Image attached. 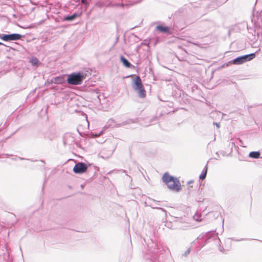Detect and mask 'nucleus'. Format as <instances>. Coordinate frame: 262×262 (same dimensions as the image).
Listing matches in <instances>:
<instances>
[{"mask_svg":"<svg viewBox=\"0 0 262 262\" xmlns=\"http://www.w3.org/2000/svg\"><path fill=\"white\" fill-rule=\"evenodd\" d=\"M83 80L85 79L86 77L88 78V80L85 81V84H83V92H90L89 96H86L85 95L83 94V97L85 96L87 98L88 101H91L93 99H95V98H98V96L97 95V92L95 91V90L93 88L95 84L94 83L95 81H93L91 78H89V75H91V72L88 71H86V73H83ZM84 98L83 97V99Z\"/></svg>","mask_w":262,"mask_h":262,"instance_id":"nucleus-1","label":"nucleus"},{"mask_svg":"<svg viewBox=\"0 0 262 262\" xmlns=\"http://www.w3.org/2000/svg\"><path fill=\"white\" fill-rule=\"evenodd\" d=\"M162 180L170 190L176 192H180L181 190L182 187L178 178L170 175L168 172H166L164 173Z\"/></svg>","mask_w":262,"mask_h":262,"instance_id":"nucleus-2","label":"nucleus"},{"mask_svg":"<svg viewBox=\"0 0 262 262\" xmlns=\"http://www.w3.org/2000/svg\"><path fill=\"white\" fill-rule=\"evenodd\" d=\"M132 86L140 98H144L146 96L142 81L139 76H136L132 81Z\"/></svg>","mask_w":262,"mask_h":262,"instance_id":"nucleus-3","label":"nucleus"},{"mask_svg":"<svg viewBox=\"0 0 262 262\" xmlns=\"http://www.w3.org/2000/svg\"><path fill=\"white\" fill-rule=\"evenodd\" d=\"M255 53L241 55L231 60L227 63L222 64V66H230L231 64L235 65L242 64L247 61H249L253 59L255 57Z\"/></svg>","mask_w":262,"mask_h":262,"instance_id":"nucleus-4","label":"nucleus"},{"mask_svg":"<svg viewBox=\"0 0 262 262\" xmlns=\"http://www.w3.org/2000/svg\"><path fill=\"white\" fill-rule=\"evenodd\" d=\"M85 162H83V174L88 173L89 177L92 178L96 173L97 169L96 167L92 166V164L85 160Z\"/></svg>","mask_w":262,"mask_h":262,"instance_id":"nucleus-5","label":"nucleus"},{"mask_svg":"<svg viewBox=\"0 0 262 262\" xmlns=\"http://www.w3.org/2000/svg\"><path fill=\"white\" fill-rule=\"evenodd\" d=\"M82 80V76L80 73H72L68 76L67 82L73 85L80 84Z\"/></svg>","mask_w":262,"mask_h":262,"instance_id":"nucleus-6","label":"nucleus"},{"mask_svg":"<svg viewBox=\"0 0 262 262\" xmlns=\"http://www.w3.org/2000/svg\"><path fill=\"white\" fill-rule=\"evenodd\" d=\"M155 30L159 33L170 35L173 33V29L170 26L158 25L156 27Z\"/></svg>","mask_w":262,"mask_h":262,"instance_id":"nucleus-7","label":"nucleus"},{"mask_svg":"<svg viewBox=\"0 0 262 262\" xmlns=\"http://www.w3.org/2000/svg\"><path fill=\"white\" fill-rule=\"evenodd\" d=\"M21 35L17 33L10 34H1L0 38L4 41H9L12 40H18L21 38Z\"/></svg>","mask_w":262,"mask_h":262,"instance_id":"nucleus-8","label":"nucleus"},{"mask_svg":"<svg viewBox=\"0 0 262 262\" xmlns=\"http://www.w3.org/2000/svg\"><path fill=\"white\" fill-rule=\"evenodd\" d=\"M136 122V119H129L128 120H126L125 121L122 122L121 123H117L115 122V124L113 126V127H121V126H124L125 125L129 124H130V123H134Z\"/></svg>","mask_w":262,"mask_h":262,"instance_id":"nucleus-9","label":"nucleus"},{"mask_svg":"<svg viewBox=\"0 0 262 262\" xmlns=\"http://www.w3.org/2000/svg\"><path fill=\"white\" fill-rule=\"evenodd\" d=\"M120 62L122 63L123 66H133L128 59L122 54L119 55Z\"/></svg>","mask_w":262,"mask_h":262,"instance_id":"nucleus-10","label":"nucleus"},{"mask_svg":"<svg viewBox=\"0 0 262 262\" xmlns=\"http://www.w3.org/2000/svg\"><path fill=\"white\" fill-rule=\"evenodd\" d=\"M260 152L259 151H251L249 154V157L252 159H258L260 158Z\"/></svg>","mask_w":262,"mask_h":262,"instance_id":"nucleus-11","label":"nucleus"},{"mask_svg":"<svg viewBox=\"0 0 262 262\" xmlns=\"http://www.w3.org/2000/svg\"><path fill=\"white\" fill-rule=\"evenodd\" d=\"M73 171L75 173H82V163H78L73 168Z\"/></svg>","mask_w":262,"mask_h":262,"instance_id":"nucleus-12","label":"nucleus"},{"mask_svg":"<svg viewBox=\"0 0 262 262\" xmlns=\"http://www.w3.org/2000/svg\"><path fill=\"white\" fill-rule=\"evenodd\" d=\"M207 171H208V166L206 165L203 168L201 174L200 175L199 179L202 180L205 179L206 177Z\"/></svg>","mask_w":262,"mask_h":262,"instance_id":"nucleus-13","label":"nucleus"},{"mask_svg":"<svg viewBox=\"0 0 262 262\" xmlns=\"http://www.w3.org/2000/svg\"><path fill=\"white\" fill-rule=\"evenodd\" d=\"M78 16L79 15L77 13H74L71 15H68L66 16L64 18V20L67 21H72Z\"/></svg>","mask_w":262,"mask_h":262,"instance_id":"nucleus-14","label":"nucleus"},{"mask_svg":"<svg viewBox=\"0 0 262 262\" xmlns=\"http://www.w3.org/2000/svg\"><path fill=\"white\" fill-rule=\"evenodd\" d=\"M115 122L114 119H110L108 120L106 125L103 127L104 129H106L108 128V127L113 128V126L114 125L113 124V123L115 124Z\"/></svg>","mask_w":262,"mask_h":262,"instance_id":"nucleus-15","label":"nucleus"},{"mask_svg":"<svg viewBox=\"0 0 262 262\" xmlns=\"http://www.w3.org/2000/svg\"><path fill=\"white\" fill-rule=\"evenodd\" d=\"M81 102L78 103H75V105H73V111L75 112H81Z\"/></svg>","mask_w":262,"mask_h":262,"instance_id":"nucleus-16","label":"nucleus"},{"mask_svg":"<svg viewBox=\"0 0 262 262\" xmlns=\"http://www.w3.org/2000/svg\"><path fill=\"white\" fill-rule=\"evenodd\" d=\"M103 132H104V129H103L101 131H100L99 132V133L98 134V136H100L102 135L103 134ZM96 136H97V135H96V136H94L93 137V138L92 139V141H90V139H88L87 138H85V139L84 140V142L85 143V144H86L87 143H89V142L90 143H92V141L95 142V140L94 139V138L96 137Z\"/></svg>","mask_w":262,"mask_h":262,"instance_id":"nucleus-17","label":"nucleus"},{"mask_svg":"<svg viewBox=\"0 0 262 262\" xmlns=\"http://www.w3.org/2000/svg\"><path fill=\"white\" fill-rule=\"evenodd\" d=\"M82 116H83V119H84V120L83 119V125L85 123L87 125V127L89 128V122L88 120V116H87V115L84 114L83 112V115H82Z\"/></svg>","mask_w":262,"mask_h":262,"instance_id":"nucleus-18","label":"nucleus"},{"mask_svg":"<svg viewBox=\"0 0 262 262\" xmlns=\"http://www.w3.org/2000/svg\"><path fill=\"white\" fill-rule=\"evenodd\" d=\"M154 247L149 250V252L153 254H156L158 252V249L157 248L156 244L152 243Z\"/></svg>","mask_w":262,"mask_h":262,"instance_id":"nucleus-19","label":"nucleus"},{"mask_svg":"<svg viewBox=\"0 0 262 262\" xmlns=\"http://www.w3.org/2000/svg\"><path fill=\"white\" fill-rule=\"evenodd\" d=\"M39 62L38 59L36 57H32L30 60V62L33 66H36Z\"/></svg>","mask_w":262,"mask_h":262,"instance_id":"nucleus-20","label":"nucleus"},{"mask_svg":"<svg viewBox=\"0 0 262 262\" xmlns=\"http://www.w3.org/2000/svg\"><path fill=\"white\" fill-rule=\"evenodd\" d=\"M113 6L114 7H121L122 8H123L124 6V4L121 2H118V3H114L113 4Z\"/></svg>","mask_w":262,"mask_h":262,"instance_id":"nucleus-21","label":"nucleus"},{"mask_svg":"<svg viewBox=\"0 0 262 262\" xmlns=\"http://www.w3.org/2000/svg\"><path fill=\"white\" fill-rule=\"evenodd\" d=\"M201 215H200L199 214L196 213L193 216V219L195 221L197 222H200L202 221Z\"/></svg>","mask_w":262,"mask_h":262,"instance_id":"nucleus-22","label":"nucleus"},{"mask_svg":"<svg viewBox=\"0 0 262 262\" xmlns=\"http://www.w3.org/2000/svg\"><path fill=\"white\" fill-rule=\"evenodd\" d=\"M115 149V148L114 146H112L110 148V150H108V153L107 154L108 156H111L113 154V153L114 152Z\"/></svg>","mask_w":262,"mask_h":262,"instance_id":"nucleus-23","label":"nucleus"},{"mask_svg":"<svg viewBox=\"0 0 262 262\" xmlns=\"http://www.w3.org/2000/svg\"><path fill=\"white\" fill-rule=\"evenodd\" d=\"M153 209H159V210H161L162 212H164L165 213H166V210L163 208H161V207H152Z\"/></svg>","mask_w":262,"mask_h":262,"instance_id":"nucleus-24","label":"nucleus"},{"mask_svg":"<svg viewBox=\"0 0 262 262\" xmlns=\"http://www.w3.org/2000/svg\"><path fill=\"white\" fill-rule=\"evenodd\" d=\"M190 252V248L187 249L185 253L183 254V256H187Z\"/></svg>","mask_w":262,"mask_h":262,"instance_id":"nucleus-25","label":"nucleus"},{"mask_svg":"<svg viewBox=\"0 0 262 262\" xmlns=\"http://www.w3.org/2000/svg\"><path fill=\"white\" fill-rule=\"evenodd\" d=\"M119 39V36L117 35L116 37V40L113 45V46H115V45L118 42Z\"/></svg>","mask_w":262,"mask_h":262,"instance_id":"nucleus-26","label":"nucleus"},{"mask_svg":"<svg viewBox=\"0 0 262 262\" xmlns=\"http://www.w3.org/2000/svg\"><path fill=\"white\" fill-rule=\"evenodd\" d=\"M257 35L258 36H259L260 35L261 40H262V29H261L260 30H259V31L257 32Z\"/></svg>","mask_w":262,"mask_h":262,"instance_id":"nucleus-27","label":"nucleus"},{"mask_svg":"<svg viewBox=\"0 0 262 262\" xmlns=\"http://www.w3.org/2000/svg\"><path fill=\"white\" fill-rule=\"evenodd\" d=\"M144 205H145V206H150L152 208V207H154V206H152V205L151 204H150V203L149 204H147L146 201L144 202Z\"/></svg>","mask_w":262,"mask_h":262,"instance_id":"nucleus-28","label":"nucleus"},{"mask_svg":"<svg viewBox=\"0 0 262 262\" xmlns=\"http://www.w3.org/2000/svg\"><path fill=\"white\" fill-rule=\"evenodd\" d=\"M232 239L233 241H234L236 242H241V241H243L246 240L245 238H240V239Z\"/></svg>","mask_w":262,"mask_h":262,"instance_id":"nucleus-29","label":"nucleus"},{"mask_svg":"<svg viewBox=\"0 0 262 262\" xmlns=\"http://www.w3.org/2000/svg\"><path fill=\"white\" fill-rule=\"evenodd\" d=\"M86 1H87V0H82V2H83V7H86Z\"/></svg>","mask_w":262,"mask_h":262,"instance_id":"nucleus-30","label":"nucleus"},{"mask_svg":"<svg viewBox=\"0 0 262 262\" xmlns=\"http://www.w3.org/2000/svg\"><path fill=\"white\" fill-rule=\"evenodd\" d=\"M213 124L214 125H215L217 127V128H220V123H217V122H213Z\"/></svg>","mask_w":262,"mask_h":262,"instance_id":"nucleus-31","label":"nucleus"},{"mask_svg":"<svg viewBox=\"0 0 262 262\" xmlns=\"http://www.w3.org/2000/svg\"><path fill=\"white\" fill-rule=\"evenodd\" d=\"M216 155L217 156V158H215V159H219L220 156H219V154L217 152H216Z\"/></svg>","mask_w":262,"mask_h":262,"instance_id":"nucleus-32","label":"nucleus"},{"mask_svg":"<svg viewBox=\"0 0 262 262\" xmlns=\"http://www.w3.org/2000/svg\"><path fill=\"white\" fill-rule=\"evenodd\" d=\"M148 200H151V201H153V202H158L157 201H156V200H154V199H151V198H149V197H148Z\"/></svg>","mask_w":262,"mask_h":262,"instance_id":"nucleus-33","label":"nucleus"},{"mask_svg":"<svg viewBox=\"0 0 262 262\" xmlns=\"http://www.w3.org/2000/svg\"><path fill=\"white\" fill-rule=\"evenodd\" d=\"M138 27V25H137V26H134V27H133L131 28L130 29V30H132V29H134V28H137V27Z\"/></svg>","mask_w":262,"mask_h":262,"instance_id":"nucleus-34","label":"nucleus"},{"mask_svg":"<svg viewBox=\"0 0 262 262\" xmlns=\"http://www.w3.org/2000/svg\"><path fill=\"white\" fill-rule=\"evenodd\" d=\"M105 149H103L101 151V154H104V151H105Z\"/></svg>","mask_w":262,"mask_h":262,"instance_id":"nucleus-35","label":"nucleus"},{"mask_svg":"<svg viewBox=\"0 0 262 262\" xmlns=\"http://www.w3.org/2000/svg\"><path fill=\"white\" fill-rule=\"evenodd\" d=\"M203 237H204L203 236H202V237H201V236H198V238H196V239H201V238H203Z\"/></svg>","mask_w":262,"mask_h":262,"instance_id":"nucleus-36","label":"nucleus"},{"mask_svg":"<svg viewBox=\"0 0 262 262\" xmlns=\"http://www.w3.org/2000/svg\"><path fill=\"white\" fill-rule=\"evenodd\" d=\"M192 182H193V181L192 180H191V181H188V184H190L192 183Z\"/></svg>","mask_w":262,"mask_h":262,"instance_id":"nucleus-37","label":"nucleus"},{"mask_svg":"<svg viewBox=\"0 0 262 262\" xmlns=\"http://www.w3.org/2000/svg\"><path fill=\"white\" fill-rule=\"evenodd\" d=\"M179 49H183L182 47L181 46H178V47Z\"/></svg>","mask_w":262,"mask_h":262,"instance_id":"nucleus-38","label":"nucleus"},{"mask_svg":"<svg viewBox=\"0 0 262 262\" xmlns=\"http://www.w3.org/2000/svg\"><path fill=\"white\" fill-rule=\"evenodd\" d=\"M132 35H133L134 36H135V37H137V35H135V33H132Z\"/></svg>","mask_w":262,"mask_h":262,"instance_id":"nucleus-39","label":"nucleus"},{"mask_svg":"<svg viewBox=\"0 0 262 262\" xmlns=\"http://www.w3.org/2000/svg\"><path fill=\"white\" fill-rule=\"evenodd\" d=\"M152 257L154 259L156 258V255L152 256Z\"/></svg>","mask_w":262,"mask_h":262,"instance_id":"nucleus-40","label":"nucleus"},{"mask_svg":"<svg viewBox=\"0 0 262 262\" xmlns=\"http://www.w3.org/2000/svg\"><path fill=\"white\" fill-rule=\"evenodd\" d=\"M139 48H140V46H137V50H138V49H139Z\"/></svg>","mask_w":262,"mask_h":262,"instance_id":"nucleus-41","label":"nucleus"},{"mask_svg":"<svg viewBox=\"0 0 262 262\" xmlns=\"http://www.w3.org/2000/svg\"><path fill=\"white\" fill-rule=\"evenodd\" d=\"M0 45H4L2 42H0Z\"/></svg>","mask_w":262,"mask_h":262,"instance_id":"nucleus-42","label":"nucleus"},{"mask_svg":"<svg viewBox=\"0 0 262 262\" xmlns=\"http://www.w3.org/2000/svg\"><path fill=\"white\" fill-rule=\"evenodd\" d=\"M223 152H224V151H223L221 154L223 155V156H224L225 155Z\"/></svg>","mask_w":262,"mask_h":262,"instance_id":"nucleus-43","label":"nucleus"},{"mask_svg":"<svg viewBox=\"0 0 262 262\" xmlns=\"http://www.w3.org/2000/svg\"><path fill=\"white\" fill-rule=\"evenodd\" d=\"M103 6V4H101V5H99V6H100V7Z\"/></svg>","mask_w":262,"mask_h":262,"instance_id":"nucleus-44","label":"nucleus"},{"mask_svg":"<svg viewBox=\"0 0 262 262\" xmlns=\"http://www.w3.org/2000/svg\"><path fill=\"white\" fill-rule=\"evenodd\" d=\"M126 68H131L132 67H129V66H127V67H125Z\"/></svg>","mask_w":262,"mask_h":262,"instance_id":"nucleus-45","label":"nucleus"},{"mask_svg":"<svg viewBox=\"0 0 262 262\" xmlns=\"http://www.w3.org/2000/svg\"><path fill=\"white\" fill-rule=\"evenodd\" d=\"M214 71H212V74H213L214 73Z\"/></svg>","mask_w":262,"mask_h":262,"instance_id":"nucleus-46","label":"nucleus"},{"mask_svg":"<svg viewBox=\"0 0 262 262\" xmlns=\"http://www.w3.org/2000/svg\"><path fill=\"white\" fill-rule=\"evenodd\" d=\"M84 133H83V134H82L83 138L84 137Z\"/></svg>","mask_w":262,"mask_h":262,"instance_id":"nucleus-47","label":"nucleus"},{"mask_svg":"<svg viewBox=\"0 0 262 262\" xmlns=\"http://www.w3.org/2000/svg\"><path fill=\"white\" fill-rule=\"evenodd\" d=\"M122 171H123V172H124L125 171V170H122Z\"/></svg>","mask_w":262,"mask_h":262,"instance_id":"nucleus-48","label":"nucleus"}]
</instances>
